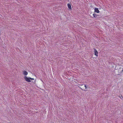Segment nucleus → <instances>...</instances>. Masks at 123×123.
<instances>
[{
  "instance_id": "7",
  "label": "nucleus",
  "mask_w": 123,
  "mask_h": 123,
  "mask_svg": "<svg viewBox=\"0 0 123 123\" xmlns=\"http://www.w3.org/2000/svg\"><path fill=\"white\" fill-rule=\"evenodd\" d=\"M84 86H85V89H86L87 88V87L86 86V85H85Z\"/></svg>"
},
{
  "instance_id": "1",
  "label": "nucleus",
  "mask_w": 123,
  "mask_h": 123,
  "mask_svg": "<svg viewBox=\"0 0 123 123\" xmlns=\"http://www.w3.org/2000/svg\"><path fill=\"white\" fill-rule=\"evenodd\" d=\"M24 78L25 79L26 81L28 82H31V80H34V79L33 78H28L26 76H25L24 77Z\"/></svg>"
},
{
  "instance_id": "3",
  "label": "nucleus",
  "mask_w": 123,
  "mask_h": 123,
  "mask_svg": "<svg viewBox=\"0 0 123 123\" xmlns=\"http://www.w3.org/2000/svg\"><path fill=\"white\" fill-rule=\"evenodd\" d=\"M94 52L95 53V55L97 56H98V52L95 49H94Z\"/></svg>"
},
{
  "instance_id": "6",
  "label": "nucleus",
  "mask_w": 123,
  "mask_h": 123,
  "mask_svg": "<svg viewBox=\"0 0 123 123\" xmlns=\"http://www.w3.org/2000/svg\"><path fill=\"white\" fill-rule=\"evenodd\" d=\"M68 8L70 9H71V7L70 4H68Z\"/></svg>"
},
{
  "instance_id": "5",
  "label": "nucleus",
  "mask_w": 123,
  "mask_h": 123,
  "mask_svg": "<svg viewBox=\"0 0 123 123\" xmlns=\"http://www.w3.org/2000/svg\"><path fill=\"white\" fill-rule=\"evenodd\" d=\"M23 74L25 75H26L28 74L27 72L25 71H23Z\"/></svg>"
},
{
  "instance_id": "4",
  "label": "nucleus",
  "mask_w": 123,
  "mask_h": 123,
  "mask_svg": "<svg viewBox=\"0 0 123 123\" xmlns=\"http://www.w3.org/2000/svg\"><path fill=\"white\" fill-rule=\"evenodd\" d=\"M95 12L97 13H99V11L98 8H96L95 9Z\"/></svg>"
},
{
  "instance_id": "2",
  "label": "nucleus",
  "mask_w": 123,
  "mask_h": 123,
  "mask_svg": "<svg viewBox=\"0 0 123 123\" xmlns=\"http://www.w3.org/2000/svg\"><path fill=\"white\" fill-rule=\"evenodd\" d=\"M93 15L95 18H96L99 17V15H97L95 14H93Z\"/></svg>"
}]
</instances>
